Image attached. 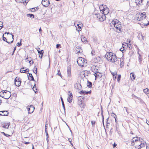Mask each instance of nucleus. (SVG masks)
<instances>
[{
    "mask_svg": "<svg viewBox=\"0 0 149 149\" xmlns=\"http://www.w3.org/2000/svg\"><path fill=\"white\" fill-rule=\"evenodd\" d=\"M29 59V63H30V65H31V62H32V64H33V61H32V58L31 57H29V58H26L25 59L26 61L27 62V60Z\"/></svg>",
    "mask_w": 149,
    "mask_h": 149,
    "instance_id": "nucleus-26",
    "label": "nucleus"
},
{
    "mask_svg": "<svg viewBox=\"0 0 149 149\" xmlns=\"http://www.w3.org/2000/svg\"><path fill=\"white\" fill-rule=\"evenodd\" d=\"M140 18L138 17L137 20H143V19H145V18H142V17H141V16H139Z\"/></svg>",
    "mask_w": 149,
    "mask_h": 149,
    "instance_id": "nucleus-43",
    "label": "nucleus"
},
{
    "mask_svg": "<svg viewBox=\"0 0 149 149\" xmlns=\"http://www.w3.org/2000/svg\"><path fill=\"white\" fill-rule=\"evenodd\" d=\"M140 140V139H139L137 137H133L131 141V144L132 146H134V145L135 143Z\"/></svg>",
    "mask_w": 149,
    "mask_h": 149,
    "instance_id": "nucleus-12",
    "label": "nucleus"
},
{
    "mask_svg": "<svg viewBox=\"0 0 149 149\" xmlns=\"http://www.w3.org/2000/svg\"><path fill=\"white\" fill-rule=\"evenodd\" d=\"M140 16H141V17H143L142 18H145L146 17V13H141V14H139Z\"/></svg>",
    "mask_w": 149,
    "mask_h": 149,
    "instance_id": "nucleus-33",
    "label": "nucleus"
},
{
    "mask_svg": "<svg viewBox=\"0 0 149 149\" xmlns=\"http://www.w3.org/2000/svg\"><path fill=\"white\" fill-rule=\"evenodd\" d=\"M33 72L36 74H37V70H33Z\"/></svg>",
    "mask_w": 149,
    "mask_h": 149,
    "instance_id": "nucleus-55",
    "label": "nucleus"
},
{
    "mask_svg": "<svg viewBox=\"0 0 149 149\" xmlns=\"http://www.w3.org/2000/svg\"><path fill=\"white\" fill-rule=\"evenodd\" d=\"M21 82V80L19 78L16 77L15 79V85L17 86H20Z\"/></svg>",
    "mask_w": 149,
    "mask_h": 149,
    "instance_id": "nucleus-10",
    "label": "nucleus"
},
{
    "mask_svg": "<svg viewBox=\"0 0 149 149\" xmlns=\"http://www.w3.org/2000/svg\"><path fill=\"white\" fill-rule=\"evenodd\" d=\"M0 27H1V28H0V29L3 27V23L2 22L0 21Z\"/></svg>",
    "mask_w": 149,
    "mask_h": 149,
    "instance_id": "nucleus-40",
    "label": "nucleus"
},
{
    "mask_svg": "<svg viewBox=\"0 0 149 149\" xmlns=\"http://www.w3.org/2000/svg\"><path fill=\"white\" fill-rule=\"evenodd\" d=\"M31 11L33 12H35L36 11V10L35 9V8H33L31 9Z\"/></svg>",
    "mask_w": 149,
    "mask_h": 149,
    "instance_id": "nucleus-49",
    "label": "nucleus"
},
{
    "mask_svg": "<svg viewBox=\"0 0 149 149\" xmlns=\"http://www.w3.org/2000/svg\"><path fill=\"white\" fill-rule=\"evenodd\" d=\"M61 46L60 44H57L56 45V48H58L59 47Z\"/></svg>",
    "mask_w": 149,
    "mask_h": 149,
    "instance_id": "nucleus-51",
    "label": "nucleus"
},
{
    "mask_svg": "<svg viewBox=\"0 0 149 149\" xmlns=\"http://www.w3.org/2000/svg\"><path fill=\"white\" fill-rule=\"evenodd\" d=\"M4 34H3V40L4 41H6L7 43H9L10 42L9 41H7V39H6V37H3L4 36Z\"/></svg>",
    "mask_w": 149,
    "mask_h": 149,
    "instance_id": "nucleus-35",
    "label": "nucleus"
},
{
    "mask_svg": "<svg viewBox=\"0 0 149 149\" xmlns=\"http://www.w3.org/2000/svg\"><path fill=\"white\" fill-rule=\"evenodd\" d=\"M74 25L77 28H78V29L77 30L78 31H80L81 30V27H82V26H81L79 25H77V26L76 24L75 23H74Z\"/></svg>",
    "mask_w": 149,
    "mask_h": 149,
    "instance_id": "nucleus-27",
    "label": "nucleus"
},
{
    "mask_svg": "<svg viewBox=\"0 0 149 149\" xmlns=\"http://www.w3.org/2000/svg\"><path fill=\"white\" fill-rule=\"evenodd\" d=\"M81 47L80 46L77 47L76 48V51L77 53H81L82 52V49H81Z\"/></svg>",
    "mask_w": 149,
    "mask_h": 149,
    "instance_id": "nucleus-19",
    "label": "nucleus"
},
{
    "mask_svg": "<svg viewBox=\"0 0 149 149\" xmlns=\"http://www.w3.org/2000/svg\"><path fill=\"white\" fill-rule=\"evenodd\" d=\"M21 40H22V39L21 40L20 42L19 43V42L17 43V46L18 47H19L21 45H22V43H21Z\"/></svg>",
    "mask_w": 149,
    "mask_h": 149,
    "instance_id": "nucleus-42",
    "label": "nucleus"
},
{
    "mask_svg": "<svg viewBox=\"0 0 149 149\" xmlns=\"http://www.w3.org/2000/svg\"><path fill=\"white\" fill-rule=\"evenodd\" d=\"M124 49L122 47L120 49V50L121 51H122L124 50Z\"/></svg>",
    "mask_w": 149,
    "mask_h": 149,
    "instance_id": "nucleus-57",
    "label": "nucleus"
},
{
    "mask_svg": "<svg viewBox=\"0 0 149 149\" xmlns=\"http://www.w3.org/2000/svg\"><path fill=\"white\" fill-rule=\"evenodd\" d=\"M105 6H104L103 5H101L100 7L99 8L100 11H102V12L103 11V10L105 8Z\"/></svg>",
    "mask_w": 149,
    "mask_h": 149,
    "instance_id": "nucleus-28",
    "label": "nucleus"
},
{
    "mask_svg": "<svg viewBox=\"0 0 149 149\" xmlns=\"http://www.w3.org/2000/svg\"><path fill=\"white\" fill-rule=\"evenodd\" d=\"M91 123L92 126L94 127L95 126V121H94V120L92 121H91Z\"/></svg>",
    "mask_w": 149,
    "mask_h": 149,
    "instance_id": "nucleus-39",
    "label": "nucleus"
},
{
    "mask_svg": "<svg viewBox=\"0 0 149 149\" xmlns=\"http://www.w3.org/2000/svg\"><path fill=\"white\" fill-rule=\"evenodd\" d=\"M113 114L115 115V116H114V117L115 118V122L116 123H117V120L116 119L117 118L116 117V115H115V114H114V113H113Z\"/></svg>",
    "mask_w": 149,
    "mask_h": 149,
    "instance_id": "nucleus-45",
    "label": "nucleus"
},
{
    "mask_svg": "<svg viewBox=\"0 0 149 149\" xmlns=\"http://www.w3.org/2000/svg\"><path fill=\"white\" fill-rule=\"evenodd\" d=\"M1 133L3 134L5 136H10V135L8 134H6L4 132H2Z\"/></svg>",
    "mask_w": 149,
    "mask_h": 149,
    "instance_id": "nucleus-48",
    "label": "nucleus"
},
{
    "mask_svg": "<svg viewBox=\"0 0 149 149\" xmlns=\"http://www.w3.org/2000/svg\"><path fill=\"white\" fill-rule=\"evenodd\" d=\"M125 45H124V44H123V46H122V47L124 48V49H125V48H126V45H127V46H128V43H125Z\"/></svg>",
    "mask_w": 149,
    "mask_h": 149,
    "instance_id": "nucleus-41",
    "label": "nucleus"
},
{
    "mask_svg": "<svg viewBox=\"0 0 149 149\" xmlns=\"http://www.w3.org/2000/svg\"><path fill=\"white\" fill-rule=\"evenodd\" d=\"M119 64L120 65V67H122V66H123L124 65V62L123 61H121V59L120 58H118V59L116 61V65H119Z\"/></svg>",
    "mask_w": 149,
    "mask_h": 149,
    "instance_id": "nucleus-15",
    "label": "nucleus"
},
{
    "mask_svg": "<svg viewBox=\"0 0 149 149\" xmlns=\"http://www.w3.org/2000/svg\"><path fill=\"white\" fill-rule=\"evenodd\" d=\"M74 87L75 88L79 89L81 88V85L79 83L76 84L74 85Z\"/></svg>",
    "mask_w": 149,
    "mask_h": 149,
    "instance_id": "nucleus-25",
    "label": "nucleus"
},
{
    "mask_svg": "<svg viewBox=\"0 0 149 149\" xmlns=\"http://www.w3.org/2000/svg\"><path fill=\"white\" fill-rule=\"evenodd\" d=\"M135 2L137 4H141L142 3V0H136Z\"/></svg>",
    "mask_w": 149,
    "mask_h": 149,
    "instance_id": "nucleus-30",
    "label": "nucleus"
},
{
    "mask_svg": "<svg viewBox=\"0 0 149 149\" xmlns=\"http://www.w3.org/2000/svg\"><path fill=\"white\" fill-rule=\"evenodd\" d=\"M3 98L6 99H9L11 96V93L7 91H4V94H3Z\"/></svg>",
    "mask_w": 149,
    "mask_h": 149,
    "instance_id": "nucleus-7",
    "label": "nucleus"
},
{
    "mask_svg": "<svg viewBox=\"0 0 149 149\" xmlns=\"http://www.w3.org/2000/svg\"><path fill=\"white\" fill-rule=\"evenodd\" d=\"M37 51L39 53V57L40 58H42L43 55V52H42L43 50H40V49L39 48L38 49H37Z\"/></svg>",
    "mask_w": 149,
    "mask_h": 149,
    "instance_id": "nucleus-16",
    "label": "nucleus"
},
{
    "mask_svg": "<svg viewBox=\"0 0 149 149\" xmlns=\"http://www.w3.org/2000/svg\"><path fill=\"white\" fill-rule=\"evenodd\" d=\"M39 32H40V33L41 34V32H42V29H41V28H40L39 29Z\"/></svg>",
    "mask_w": 149,
    "mask_h": 149,
    "instance_id": "nucleus-52",
    "label": "nucleus"
},
{
    "mask_svg": "<svg viewBox=\"0 0 149 149\" xmlns=\"http://www.w3.org/2000/svg\"><path fill=\"white\" fill-rule=\"evenodd\" d=\"M77 62L79 65L81 67H82L84 65H86L87 63L86 60L82 57L79 58Z\"/></svg>",
    "mask_w": 149,
    "mask_h": 149,
    "instance_id": "nucleus-5",
    "label": "nucleus"
},
{
    "mask_svg": "<svg viewBox=\"0 0 149 149\" xmlns=\"http://www.w3.org/2000/svg\"><path fill=\"white\" fill-rule=\"evenodd\" d=\"M146 149H149V145L146 146Z\"/></svg>",
    "mask_w": 149,
    "mask_h": 149,
    "instance_id": "nucleus-60",
    "label": "nucleus"
},
{
    "mask_svg": "<svg viewBox=\"0 0 149 149\" xmlns=\"http://www.w3.org/2000/svg\"><path fill=\"white\" fill-rule=\"evenodd\" d=\"M138 38L140 40H142L144 39V36H143L141 33H139L138 35Z\"/></svg>",
    "mask_w": 149,
    "mask_h": 149,
    "instance_id": "nucleus-23",
    "label": "nucleus"
},
{
    "mask_svg": "<svg viewBox=\"0 0 149 149\" xmlns=\"http://www.w3.org/2000/svg\"><path fill=\"white\" fill-rule=\"evenodd\" d=\"M12 40L10 42V43H12L13 41V39H14L13 37H14V36L13 35H12Z\"/></svg>",
    "mask_w": 149,
    "mask_h": 149,
    "instance_id": "nucleus-46",
    "label": "nucleus"
},
{
    "mask_svg": "<svg viewBox=\"0 0 149 149\" xmlns=\"http://www.w3.org/2000/svg\"><path fill=\"white\" fill-rule=\"evenodd\" d=\"M10 125V123H4L2 124V126L4 128H5L6 129H8Z\"/></svg>",
    "mask_w": 149,
    "mask_h": 149,
    "instance_id": "nucleus-17",
    "label": "nucleus"
},
{
    "mask_svg": "<svg viewBox=\"0 0 149 149\" xmlns=\"http://www.w3.org/2000/svg\"><path fill=\"white\" fill-rule=\"evenodd\" d=\"M95 16L98 19L99 21L101 22L103 21H104V19L100 15V14L98 13L95 14Z\"/></svg>",
    "mask_w": 149,
    "mask_h": 149,
    "instance_id": "nucleus-14",
    "label": "nucleus"
},
{
    "mask_svg": "<svg viewBox=\"0 0 149 149\" xmlns=\"http://www.w3.org/2000/svg\"><path fill=\"white\" fill-rule=\"evenodd\" d=\"M128 40V44L129 45H130V44L131 42V40H129V39H127V41Z\"/></svg>",
    "mask_w": 149,
    "mask_h": 149,
    "instance_id": "nucleus-53",
    "label": "nucleus"
},
{
    "mask_svg": "<svg viewBox=\"0 0 149 149\" xmlns=\"http://www.w3.org/2000/svg\"><path fill=\"white\" fill-rule=\"evenodd\" d=\"M124 108L125 109V110L127 112V114L128 113V111H127V107H124Z\"/></svg>",
    "mask_w": 149,
    "mask_h": 149,
    "instance_id": "nucleus-54",
    "label": "nucleus"
},
{
    "mask_svg": "<svg viewBox=\"0 0 149 149\" xmlns=\"http://www.w3.org/2000/svg\"><path fill=\"white\" fill-rule=\"evenodd\" d=\"M111 25L112 26H114L116 29V31L118 32H120L121 29V23L117 19L113 20L111 22Z\"/></svg>",
    "mask_w": 149,
    "mask_h": 149,
    "instance_id": "nucleus-2",
    "label": "nucleus"
},
{
    "mask_svg": "<svg viewBox=\"0 0 149 149\" xmlns=\"http://www.w3.org/2000/svg\"><path fill=\"white\" fill-rule=\"evenodd\" d=\"M3 91H2V92H0V96L3 98V97H4L3 94H4V91H3Z\"/></svg>",
    "mask_w": 149,
    "mask_h": 149,
    "instance_id": "nucleus-38",
    "label": "nucleus"
},
{
    "mask_svg": "<svg viewBox=\"0 0 149 149\" xmlns=\"http://www.w3.org/2000/svg\"><path fill=\"white\" fill-rule=\"evenodd\" d=\"M143 92L146 94L149 93V91L148 89L146 88L143 90Z\"/></svg>",
    "mask_w": 149,
    "mask_h": 149,
    "instance_id": "nucleus-32",
    "label": "nucleus"
},
{
    "mask_svg": "<svg viewBox=\"0 0 149 149\" xmlns=\"http://www.w3.org/2000/svg\"><path fill=\"white\" fill-rule=\"evenodd\" d=\"M84 97L83 96H80L78 98V103L79 106L81 107L84 108L85 104L83 103L82 100H84Z\"/></svg>",
    "mask_w": 149,
    "mask_h": 149,
    "instance_id": "nucleus-6",
    "label": "nucleus"
},
{
    "mask_svg": "<svg viewBox=\"0 0 149 149\" xmlns=\"http://www.w3.org/2000/svg\"><path fill=\"white\" fill-rule=\"evenodd\" d=\"M8 113L6 111H0V115L1 116H7Z\"/></svg>",
    "mask_w": 149,
    "mask_h": 149,
    "instance_id": "nucleus-18",
    "label": "nucleus"
},
{
    "mask_svg": "<svg viewBox=\"0 0 149 149\" xmlns=\"http://www.w3.org/2000/svg\"><path fill=\"white\" fill-rule=\"evenodd\" d=\"M67 73L68 77H70L71 76V72L70 69H68Z\"/></svg>",
    "mask_w": 149,
    "mask_h": 149,
    "instance_id": "nucleus-29",
    "label": "nucleus"
},
{
    "mask_svg": "<svg viewBox=\"0 0 149 149\" xmlns=\"http://www.w3.org/2000/svg\"><path fill=\"white\" fill-rule=\"evenodd\" d=\"M89 92H86L85 91H81L80 92V93L83 94H88Z\"/></svg>",
    "mask_w": 149,
    "mask_h": 149,
    "instance_id": "nucleus-37",
    "label": "nucleus"
},
{
    "mask_svg": "<svg viewBox=\"0 0 149 149\" xmlns=\"http://www.w3.org/2000/svg\"><path fill=\"white\" fill-rule=\"evenodd\" d=\"M26 108L28 111L29 113H32L34 110V107L33 105H30V106H28L26 107Z\"/></svg>",
    "mask_w": 149,
    "mask_h": 149,
    "instance_id": "nucleus-8",
    "label": "nucleus"
},
{
    "mask_svg": "<svg viewBox=\"0 0 149 149\" xmlns=\"http://www.w3.org/2000/svg\"><path fill=\"white\" fill-rule=\"evenodd\" d=\"M81 40L82 42L84 43H86L87 42V41L86 38L84 37V36L81 35Z\"/></svg>",
    "mask_w": 149,
    "mask_h": 149,
    "instance_id": "nucleus-20",
    "label": "nucleus"
},
{
    "mask_svg": "<svg viewBox=\"0 0 149 149\" xmlns=\"http://www.w3.org/2000/svg\"><path fill=\"white\" fill-rule=\"evenodd\" d=\"M117 132L118 134H120V131H118V130H117Z\"/></svg>",
    "mask_w": 149,
    "mask_h": 149,
    "instance_id": "nucleus-62",
    "label": "nucleus"
},
{
    "mask_svg": "<svg viewBox=\"0 0 149 149\" xmlns=\"http://www.w3.org/2000/svg\"><path fill=\"white\" fill-rule=\"evenodd\" d=\"M29 143V142H25L24 143L26 144H28Z\"/></svg>",
    "mask_w": 149,
    "mask_h": 149,
    "instance_id": "nucleus-63",
    "label": "nucleus"
},
{
    "mask_svg": "<svg viewBox=\"0 0 149 149\" xmlns=\"http://www.w3.org/2000/svg\"><path fill=\"white\" fill-rule=\"evenodd\" d=\"M41 3L42 5L45 7L48 6L50 4L49 0H42Z\"/></svg>",
    "mask_w": 149,
    "mask_h": 149,
    "instance_id": "nucleus-11",
    "label": "nucleus"
},
{
    "mask_svg": "<svg viewBox=\"0 0 149 149\" xmlns=\"http://www.w3.org/2000/svg\"><path fill=\"white\" fill-rule=\"evenodd\" d=\"M61 102H62V106H63V109H64V110H65V107L64 104V102H63V98H62V97H61Z\"/></svg>",
    "mask_w": 149,
    "mask_h": 149,
    "instance_id": "nucleus-31",
    "label": "nucleus"
},
{
    "mask_svg": "<svg viewBox=\"0 0 149 149\" xmlns=\"http://www.w3.org/2000/svg\"><path fill=\"white\" fill-rule=\"evenodd\" d=\"M136 76L135 75L134 72H132L130 73V78L132 80H134L135 79Z\"/></svg>",
    "mask_w": 149,
    "mask_h": 149,
    "instance_id": "nucleus-24",
    "label": "nucleus"
},
{
    "mask_svg": "<svg viewBox=\"0 0 149 149\" xmlns=\"http://www.w3.org/2000/svg\"><path fill=\"white\" fill-rule=\"evenodd\" d=\"M28 77L29 80L32 81H34V78L31 74L29 73V75L28 76Z\"/></svg>",
    "mask_w": 149,
    "mask_h": 149,
    "instance_id": "nucleus-22",
    "label": "nucleus"
},
{
    "mask_svg": "<svg viewBox=\"0 0 149 149\" xmlns=\"http://www.w3.org/2000/svg\"><path fill=\"white\" fill-rule=\"evenodd\" d=\"M45 129H47V125L46 123V124L45 125Z\"/></svg>",
    "mask_w": 149,
    "mask_h": 149,
    "instance_id": "nucleus-59",
    "label": "nucleus"
},
{
    "mask_svg": "<svg viewBox=\"0 0 149 149\" xmlns=\"http://www.w3.org/2000/svg\"><path fill=\"white\" fill-rule=\"evenodd\" d=\"M29 71V69L28 68H26L24 67L20 69V72L21 73H28Z\"/></svg>",
    "mask_w": 149,
    "mask_h": 149,
    "instance_id": "nucleus-13",
    "label": "nucleus"
},
{
    "mask_svg": "<svg viewBox=\"0 0 149 149\" xmlns=\"http://www.w3.org/2000/svg\"><path fill=\"white\" fill-rule=\"evenodd\" d=\"M16 49V47L15 46V47H14V50H13V51H15V50Z\"/></svg>",
    "mask_w": 149,
    "mask_h": 149,
    "instance_id": "nucleus-64",
    "label": "nucleus"
},
{
    "mask_svg": "<svg viewBox=\"0 0 149 149\" xmlns=\"http://www.w3.org/2000/svg\"><path fill=\"white\" fill-rule=\"evenodd\" d=\"M68 97L67 98V101L69 103H70L72 102V94L70 91H68Z\"/></svg>",
    "mask_w": 149,
    "mask_h": 149,
    "instance_id": "nucleus-9",
    "label": "nucleus"
},
{
    "mask_svg": "<svg viewBox=\"0 0 149 149\" xmlns=\"http://www.w3.org/2000/svg\"><path fill=\"white\" fill-rule=\"evenodd\" d=\"M33 70H37V68L36 66H35L33 68Z\"/></svg>",
    "mask_w": 149,
    "mask_h": 149,
    "instance_id": "nucleus-50",
    "label": "nucleus"
},
{
    "mask_svg": "<svg viewBox=\"0 0 149 149\" xmlns=\"http://www.w3.org/2000/svg\"><path fill=\"white\" fill-rule=\"evenodd\" d=\"M87 86L88 87H91L92 86V83L88 81L87 83Z\"/></svg>",
    "mask_w": 149,
    "mask_h": 149,
    "instance_id": "nucleus-34",
    "label": "nucleus"
},
{
    "mask_svg": "<svg viewBox=\"0 0 149 149\" xmlns=\"http://www.w3.org/2000/svg\"><path fill=\"white\" fill-rule=\"evenodd\" d=\"M35 87H36V84H35V85H34V86H33V91H35L34 90V88H35ZM35 93H36V92L35 91Z\"/></svg>",
    "mask_w": 149,
    "mask_h": 149,
    "instance_id": "nucleus-56",
    "label": "nucleus"
},
{
    "mask_svg": "<svg viewBox=\"0 0 149 149\" xmlns=\"http://www.w3.org/2000/svg\"><path fill=\"white\" fill-rule=\"evenodd\" d=\"M58 73H57V74L58 75H59V76H61V74L60 73V72L59 70H58Z\"/></svg>",
    "mask_w": 149,
    "mask_h": 149,
    "instance_id": "nucleus-47",
    "label": "nucleus"
},
{
    "mask_svg": "<svg viewBox=\"0 0 149 149\" xmlns=\"http://www.w3.org/2000/svg\"><path fill=\"white\" fill-rule=\"evenodd\" d=\"M102 12L103 13L104 15L107 14L109 13V9L108 8H107L106 7V8L103 10Z\"/></svg>",
    "mask_w": 149,
    "mask_h": 149,
    "instance_id": "nucleus-21",
    "label": "nucleus"
},
{
    "mask_svg": "<svg viewBox=\"0 0 149 149\" xmlns=\"http://www.w3.org/2000/svg\"><path fill=\"white\" fill-rule=\"evenodd\" d=\"M97 68V67L94 65L91 68L92 71L94 73V75L95 77V80L97 78H100L102 76V74L98 72Z\"/></svg>",
    "mask_w": 149,
    "mask_h": 149,
    "instance_id": "nucleus-4",
    "label": "nucleus"
},
{
    "mask_svg": "<svg viewBox=\"0 0 149 149\" xmlns=\"http://www.w3.org/2000/svg\"><path fill=\"white\" fill-rule=\"evenodd\" d=\"M116 145H117V144H116L115 143H114L113 145V147L114 148L115 147H116Z\"/></svg>",
    "mask_w": 149,
    "mask_h": 149,
    "instance_id": "nucleus-61",
    "label": "nucleus"
},
{
    "mask_svg": "<svg viewBox=\"0 0 149 149\" xmlns=\"http://www.w3.org/2000/svg\"><path fill=\"white\" fill-rule=\"evenodd\" d=\"M68 141L70 142H71L72 141V139L70 138H68Z\"/></svg>",
    "mask_w": 149,
    "mask_h": 149,
    "instance_id": "nucleus-58",
    "label": "nucleus"
},
{
    "mask_svg": "<svg viewBox=\"0 0 149 149\" xmlns=\"http://www.w3.org/2000/svg\"><path fill=\"white\" fill-rule=\"evenodd\" d=\"M105 57L108 61L112 63H116L118 59L115 54L111 52H107Z\"/></svg>",
    "mask_w": 149,
    "mask_h": 149,
    "instance_id": "nucleus-1",
    "label": "nucleus"
},
{
    "mask_svg": "<svg viewBox=\"0 0 149 149\" xmlns=\"http://www.w3.org/2000/svg\"><path fill=\"white\" fill-rule=\"evenodd\" d=\"M146 143L142 139L135 143L134 144L135 149H140L145 147Z\"/></svg>",
    "mask_w": 149,
    "mask_h": 149,
    "instance_id": "nucleus-3",
    "label": "nucleus"
},
{
    "mask_svg": "<svg viewBox=\"0 0 149 149\" xmlns=\"http://www.w3.org/2000/svg\"><path fill=\"white\" fill-rule=\"evenodd\" d=\"M27 15L28 17H32L33 18H34V15L33 14H27Z\"/></svg>",
    "mask_w": 149,
    "mask_h": 149,
    "instance_id": "nucleus-36",
    "label": "nucleus"
},
{
    "mask_svg": "<svg viewBox=\"0 0 149 149\" xmlns=\"http://www.w3.org/2000/svg\"><path fill=\"white\" fill-rule=\"evenodd\" d=\"M77 25L81 26H83V24L81 22H79L78 24H76Z\"/></svg>",
    "mask_w": 149,
    "mask_h": 149,
    "instance_id": "nucleus-44",
    "label": "nucleus"
}]
</instances>
